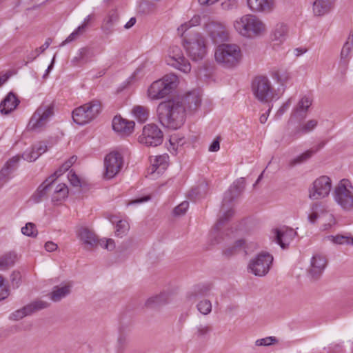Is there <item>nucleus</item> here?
Instances as JSON below:
<instances>
[{"instance_id":"41","label":"nucleus","mask_w":353,"mask_h":353,"mask_svg":"<svg viewBox=\"0 0 353 353\" xmlns=\"http://www.w3.org/2000/svg\"><path fill=\"white\" fill-rule=\"evenodd\" d=\"M353 48V32H350L346 42L344 43L341 52V58L345 61H347L350 53Z\"/></svg>"},{"instance_id":"32","label":"nucleus","mask_w":353,"mask_h":353,"mask_svg":"<svg viewBox=\"0 0 353 353\" xmlns=\"http://www.w3.org/2000/svg\"><path fill=\"white\" fill-rule=\"evenodd\" d=\"M168 159L169 157L167 154L155 157L154 161H152V173L160 174L165 170L168 165Z\"/></svg>"},{"instance_id":"27","label":"nucleus","mask_w":353,"mask_h":353,"mask_svg":"<svg viewBox=\"0 0 353 353\" xmlns=\"http://www.w3.org/2000/svg\"><path fill=\"white\" fill-rule=\"evenodd\" d=\"M185 109L190 111H194L200 106L201 99L198 92L192 91L188 93L183 99Z\"/></svg>"},{"instance_id":"20","label":"nucleus","mask_w":353,"mask_h":353,"mask_svg":"<svg viewBox=\"0 0 353 353\" xmlns=\"http://www.w3.org/2000/svg\"><path fill=\"white\" fill-rule=\"evenodd\" d=\"M276 242L283 248H288L296 235V232L288 228H276L273 230Z\"/></svg>"},{"instance_id":"50","label":"nucleus","mask_w":353,"mask_h":353,"mask_svg":"<svg viewBox=\"0 0 353 353\" xmlns=\"http://www.w3.org/2000/svg\"><path fill=\"white\" fill-rule=\"evenodd\" d=\"M23 234L28 236L35 237L37 235L36 225L32 223H28L21 228Z\"/></svg>"},{"instance_id":"39","label":"nucleus","mask_w":353,"mask_h":353,"mask_svg":"<svg viewBox=\"0 0 353 353\" xmlns=\"http://www.w3.org/2000/svg\"><path fill=\"white\" fill-rule=\"evenodd\" d=\"M17 255L14 252H9L0 257V269L5 270L14 265Z\"/></svg>"},{"instance_id":"2","label":"nucleus","mask_w":353,"mask_h":353,"mask_svg":"<svg viewBox=\"0 0 353 353\" xmlns=\"http://www.w3.org/2000/svg\"><path fill=\"white\" fill-rule=\"evenodd\" d=\"M158 120L168 128L176 130L185 122V109L182 102L168 100L160 103L157 108Z\"/></svg>"},{"instance_id":"17","label":"nucleus","mask_w":353,"mask_h":353,"mask_svg":"<svg viewBox=\"0 0 353 353\" xmlns=\"http://www.w3.org/2000/svg\"><path fill=\"white\" fill-rule=\"evenodd\" d=\"M48 306L49 303L48 302L42 300H37L12 312L10 316V319L19 321L35 312L47 308Z\"/></svg>"},{"instance_id":"58","label":"nucleus","mask_w":353,"mask_h":353,"mask_svg":"<svg viewBox=\"0 0 353 353\" xmlns=\"http://www.w3.org/2000/svg\"><path fill=\"white\" fill-rule=\"evenodd\" d=\"M328 238L336 244H347L348 241V236L343 235L330 236Z\"/></svg>"},{"instance_id":"16","label":"nucleus","mask_w":353,"mask_h":353,"mask_svg":"<svg viewBox=\"0 0 353 353\" xmlns=\"http://www.w3.org/2000/svg\"><path fill=\"white\" fill-rule=\"evenodd\" d=\"M332 188L331 179L327 176L316 179L313 183V187L310 190V198L320 199L327 196Z\"/></svg>"},{"instance_id":"52","label":"nucleus","mask_w":353,"mask_h":353,"mask_svg":"<svg viewBox=\"0 0 353 353\" xmlns=\"http://www.w3.org/2000/svg\"><path fill=\"white\" fill-rule=\"evenodd\" d=\"M83 32V26H79L74 32H72L66 39L63 41L60 46H63L64 45L70 43L75 40L78 37H79Z\"/></svg>"},{"instance_id":"36","label":"nucleus","mask_w":353,"mask_h":353,"mask_svg":"<svg viewBox=\"0 0 353 353\" xmlns=\"http://www.w3.org/2000/svg\"><path fill=\"white\" fill-rule=\"evenodd\" d=\"M109 220L112 223L117 222L115 234L117 236L122 237L126 234L130 229L129 223L125 220L117 221V217L115 216H111L109 218Z\"/></svg>"},{"instance_id":"48","label":"nucleus","mask_w":353,"mask_h":353,"mask_svg":"<svg viewBox=\"0 0 353 353\" xmlns=\"http://www.w3.org/2000/svg\"><path fill=\"white\" fill-rule=\"evenodd\" d=\"M196 307L198 310L204 315L210 314L212 311V303L208 299L200 301Z\"/></svg>"},{"instance_id":"46","label":"nucleus","mask_w":353,"mask_h":353,"mask_svg":"<svg viewBox=\"0 0 353 353\" xmlns=\"http://www.w3.org/2000/svg\"><path fill=\"white\" fill-rule=\"evenodd\" d=\"M271 76L273 79L276 81V82L281 85H283L290 79L289 74L285 71L274 70L272 72Z\"/></svg>"},{"instance_id":"33","label":"nucleus","mask_w":353,"mask_h":353,"mask_svg":"<svg viewBox=\"0 0 353 353\" xmlns=\"http://www.w3.org/2000/svg\"><path fill=\"white\" fill-rule=\"evenodd\" d=\"M318 121L315 119L309 120L307 123L301 126L296 128L294 131H292L290 136L292 139H297L303 134H306L313 130L317 125Z\"/></svg>"},{"instance_id":"11","label":"nucleus","mask_w":353,"mask_h":353,"mask_svg":"<svg viewBox=\"0 0 353 353\" xmlns=\"http://www.w3.org/2000/svg\"><path fill=\"white\" fill-rule=\"evenodd\" d=\"M78 236L83 243L86 246L87 250H91L97 245L112 250L115 248L114 242L112 239L99 240L96 234L87 228H81L78 232Z\"/></svg>"},{"instance_id":"5","label":"nucleus","mask_w":353,"mask_h":353,"mask_svg":"<svg viewBox=\"0 0 353 353\" xmlns=\"http://www.w3.org/2000/svg\"><path fill=\"white\" fill-rule=\"evenodd\" d=\"M178 77L168 74L154 81L148 89V96L152 100L163 99L170 94L177 86Z\"/></svg>"},{"instance_id":"26","label":"nucleus","mask_w":353,"mask_h":353,"mask_svg":"<svg viewBox=\"0 0 353 353\" xmlns=\"http://www.w3.org/2000/svg\"><path fill=\"white\" fill-rule=\"evenodd\" d=\"M19 161V157L16 156L7 161L4 167L0 171V185L6 182L9 175L16 170Z\"/></svg>"},{"instance_id":"15","label":"nucleus","mask_w":353,"mask_h":353,"mask_svg":"<svg viewBox=\"0 0 353 353\" xmlns=\"http://www.w3.org/2000/svg\"><path fill=\"white\" fill-rule=\"evenodd\" d=\"M123 165V159L119 152H112L107 154L104 159L105 178L108 179L113 178L120 172Z\"/></svg>"},{"instance_id":"24","label":"nucleus","mask_w":353,"mask_h":353,"mask_svg":"<svg viewBox=\"0 0 353 353\" xmlns=\"http://www.w3.org/2000/svg\"><path fill=\"white\" fill-rule=\"evenodd\" d=\"M288 33V28L287 25L283 23H279L274 26L272 31V41L274 42V44L280 45L285 41Z\"/></svg>"},{"instance_id":"47","label":"nucleus","mask_w":353,"mask_h":353,"mask_svg":"<svg viewBox=\"0 0 353 353\" xmlns=\"http://www.w3.org/2000/svg\"><path fill=\"white\" fill-rule=\"evenodd\" d=\"M128 336L125 334L121 333L117 339V352L123 353L128 344Z\"/></svg>"},{"instance_id":"22","label":"nucleus","mask_w":353,"mask_h":353,"mask_svg":"<svg viewBox=\"0 0 353 353\" xmlns=\"http://www.w3.org/2000/svg\"><path fill=\"white\" fill-rule=\"evenodd\" d=\"M134 127V122L123 119L120 116H115L112 120L113 130L121 135L128 136L130 134Z\"/></svg>"},{"instance_id":"30","label":"nucleus","mask_w":353,"mask_h":353,"mask_svg":"<svg viewBox=\"0 0 353 353\" xmlns=\"http://www.w3.org/2000/svg\"><path fill=\"white\" fill-rule=\"evenodd\" d=\"M94 56V53L92 49L83 48L79 50L78 55L73 58L72 63L74 65H83L90 61Z\"/></svg>"},{"instance_id":"18","label":"nucleus","mask_w":353,"mask_h":353,"mask_svg":"<svg viewBox=\"0 0 353 353\" xmlns=\"http://www.w3.org/2000/svg\"><path fill=\"white\" fill-rule=\"evenodd\" d=\"M206 28L209 36L214 43H218L228 40V30L223 24L212 21L207 24Z\"/></svg>"},{"instance_id":"4","label":"nucleus","mask_w":353,"mask_h":353,"mask_svg":"<svg viewBox=\"0 0 353 353\" xmlns=\"http://www.w3.org/2000/svg\"><path fill=\"white\" fill-rule=\"evenodd\" d=\"M214 57L216 62L226 68L237 66L242 59V52L236 44H222L215 51Z\"/></svg>"},{"instance_id":"57","label":"nucleus","mask_w":353,"mask_h":353,"mask_svg":"<svg viewBox=\"0 0 353 353\" xmlns=\"http://www.w3.org/2000/svg\"><path fill=\"white\" fill-rule=\"evenodd\" d=\"M68 178L70 182V184L74 187H81V180L79 176L73 172L72 170L70 171L68 175Z\"/></svg>"},{"instance_id":"21","label":"nucleus","mask_w":353,"mask_h":353,"mask_svg":"<svg viewBox=\"0 0 353 353\" xmlns=\"http://www.w3.org/2000/svg\"><path fill=\"white\" fill-rule=\"evenodd\" d=\"M54 176H50L46 179L32 195L31 199L34 203H39L43 199L47 198L48 196L52 193V190L54 188Z\"/></svg>"},{"instance_id":"31","label":"nucleus","mask_w":353,"mask_h":353,"mask_svg":"<svg viewBox=\"0 0 353 353\" xmlns=\"http://www.w3.org/2000/svg\"><path fill=\"white\" fill-rule=\"evenodd\" d=\"M52 202L56 203L65 199L68 195V188L64 183L55 185L52 190Z\"/></svg>"},{"instance_id":"38","label":"nucleus","mask_w":353,"mask_h":353,"mask_svg":"<svg viewBox=\"0 0 353 353\" xmlns=\"http://www.w3.org/2000/svg\"><path fill=\"white\" fill-rule=\"evenodd\" d=\"M212 332V327L210 324L201 323L196 327L194 336L200 340L208 339L211 332Z\"/></svg>"},{"instance_id":"34","label":"nucleus","mask_w":353,"mask_h":353,"mask_svg":"<svg viewBox=\"0 0 353 353\" xmlns=\"http://www.w3.org/2000/svg\"><path fill=\"white\" fill-rule=\"evenodd\" d=\"M324 145L325 143L323 142H321L316 147V149L308 150L305 152L302 153L301 154H300L299 156L296 157V158L292 159L289 163L290 167H294L297 164H300L306 161L310 158H311L312 156L315 152L321 149L324 146Z\"/></svg>"},{"instance_id":"6","label":"nucleus","mask_w":353,"mask_h":353,"mask_svg":"<svg viewBox=\"0 0 353 353\" xmlns=\"http://www.w3.org/2000/svg\"><path fill=\"white\" fill-rule=\"evenodd\" d=\"M183 47L188 56L193 61L203 60L207 54V46L203 36L194 32L185 36L183 39Z\"/></svg>"},{"instance_id":"1","label":"nucleus","mask_w":353,"mask_h":353,"mask_svg":"<svg viewBox=\"0 0 353 353\" xmlns=\"http://www.w3.org/2000/svg\"><path fill=\"white\" fill-rule=\"evenodd\" d=\"M245 187V179L241 177L236 179L228 190L225 192L222 201L223 214L219 219L210 234L211 241L213 244L221 243L229 236L228 234H226L225 236L223 234V232L221 231V226L234 215V211L230 205L242 194Z\"/></svg>"},{"instance_id":"54","label":"nucleus","mask_w":353,"mask_h":353,"mask_svg":"<svg viewBox=\"0 0 353 353\" xmlns=\"http://www.w3.org/2000/svg\"><path fill=\"white\" fill-rule=\"evenodd\" d=\"M189 207V202L188 201H183L179 205L174 208L173 210V214L175 216H182L185 214L188 208Z\"/></svg>"},{"instance_id":"60","label":"nucleus","mask_w":353,"mask_h":353,"mask_svg":"<svg viewBox=\"0 0 353 353\" xmlns=\"http://www.w3.org/2000/svg\"><path fill=\"white\" fill-rule=\"evenodd\" d=\"M72 165H70L68 162L65 161L61 167L57 170L52 176H54V181L57 177L61 176L63 172L67 171Z\"/></svg>"},{"instance_id":"12","label":"nucleus","mask_w":353,"mask_h":353,"mask_svg":"<svg viewBox=\"0 0 353 353\" xmlns=\"http://www.w3.org/2000/svg\"><path fill=\"white\" fill-rule=\"evenodd\" d=\"M138 140L140 143L148 147H157L163 143V134L157 125L148 124L143 127Z\"/></svg>"},{"instance_id":"8","label":"nucleus","mask_w":353,"mask_h":353,"mask_svg":"<svg viewBox=\"0 0 353 353\" xmlns=\"http://www.w3.org/2000/svg\"><path fill=\"white\" fill-rule=\"evenodd\" d=\"M252 90L256 99L262 103H270L276 97V90L265 76L256 77L252 83Z\"/></svg>"},{"instance_id":"44","label":"nucleus","mask_w":353,"mask_h":353,"mask_svg":"<svg viewBox=\"0 0 353 353\" xmlns=\"http://www.w3.org/2000/svg\"><path fill=\"white\" fill-rule=\"evenodd\" d=\"M245 241L243 239H239L236 241L234 245L232 247H229L223 250V253L226 256H230L236 252H238L241 249L244 248Z\"/></svg>"},{"instance_id":"29","label":"nucleus","mask_w":353,"mask_h":353,"mask_svg":"<svg viewBox=\"0 0 353 353\" xmlns=\"http://www.w3.org/2000/svg\"><path fill=\"white\" fill-rule=\"evenodd\" d=\"M334 0H316L313 3L315 15L322 16L329 12L334 6Z\"/></svg>"},{"instance_id":"56","label":"nucleus","mask_w":353,"mask_h":353,"mask_svg":"<svg viewBox=\"0 0 353 353\" xmlns=\"http://www.w3.org/2000/svg\"><path fill=\"white\" fill-rule=\"evenodd\" d=\"M248 8L254 12H261L262 7L260 3V0H247Z\"/></svg>"},{"instance_id":"40","label":"nucleus","mask_w":353,"mask_h":353,"mask_svg":"<svg viewBox=\"0 0 353 353\" xmlns=\"http://www.w3.org/2000/svg\"><path fill=\"white\" fill-rule=\"evenodd\" d=\"M132 113L135 118L141 123L145 122L149 116V110L147 108L136 105L132 109Z\"/></svg>"},{"instance_id":"53","label":"nucleus","mask_w":353,"mask_h":353,"mask_svg":"<svg viewBox=\"0 0 353 353\" xmlns=\"http://www.w3.org/2000/svg\"><path fill=\"white\" fill-rule=\"evenodd\" d=\"M278 342V339L275 336H268L263 339H257L255 341L256 346H270Z\"/></svg>"},{"instance_id":"23","label":"nucleus","mask_w":353,"mask_h":353,"mask_svg":"<svg viewBox=\"0 0 353 353\" xmlns=\"http://www.w3.org/2000/svg\"><path fill=\"white\" fill-rule=\"evenodd\" d=\"M20 101L12 92H9L0 103V112L3 114H8L16 109Z\"/></svg>"},{"instance_id":"64","label":"nucleus","mask_w":353,"mask_h":353,"mask_svg":"<svg viewBox=\"0 0 353 353\" xmlns=\"http://www.w3.org/2000/svg\"><path fill=\"white\" fill-rule=\"evenodd\" d=\"M220 148V138L216 137L212 143L210 144L209 147V151L210 152H217Z\"/></svg>"},{"instance_id":"43","label":"nucleus","mask_w":353,"mask_h":353,"mask_svg":"<svg viewBox=\"0 0 353 353\" xmlns=\"http://www.w3.org/2000/svg\"><path fill=\"white\" fill-rule=\"evenodd\" d=\"M169 142L170 145L169 150H170L172 148L174 152H176L178 148L182 146L185 141L183 137H180L178 134H174L170 137Z\"/></svg>"},{"instance_id":"55","label":"nucleus","mask_w":353,"mask_h":353,"mask_svg":"<svg viewBox=\"0 0 353 353\" xmlns=\"http://www.w3.org/2000/svg\"><path fill=\"white\" fill-rule=\"evenodd\" d=\"M9 295V290L4 282V279L0 276V301L5 299Z\"/></svg>"},{"instance_id":"28","label":"nucleus","mask_w":353,"mask_h":353,"mask_svg":"<svg viewBox=\"0 0 353 353\" xmlns=\"http://www.w3.org/2000/svg\"><path fill=\"white\" fill-rule=\"evenodd\" d=\"M311 104L312 100L309 97H302L292 113L291 119L288 121V125L292 121V117H300L301 118H303Z\"/></svg>"},{"instance_id":"62","label":"nucleus","mask_w":353,"mask_h":353,"mask_svg":"<svg viewBox=\"0 0 353 353\" xmlns=\"http://www.w3.org/2000/svg\"><path fill=\"white\" fill-rule=\"evenodd\" d=\"M221 7L223 10H232L236 7V0H226L221 3Z\"/></svg>"},{"instance_id":"13","label":"nucleus","mask_w":353,"mask_h":353,"mask_svg":"<svg viewBox=\"0 0 353 353\" xmlns=\"http://www.w3.org/2000/svg\"><path fill=\"white\" fill-rule=\"evenodd\" d=\"M273 261V257L267 252H261L250 260L248 270L256 276H263L268 274Z\"/></svg>"},{"instance_id":"19","label":"nucleus","mask_w":353,"mask_h":353,"mask_svg":"<svg viewBox=\"0 0 353 353\" xmlns=\"http://www.w3.org/2000/svg\"><path fill=\"white\" fill-rule=\"evenodd\" d=\"M326 265L327 260L325 256L321 254H315L311 259L310 266L307 269V276L313 280L319 279Z\"/></svg>"},{"instance_id":"3","label":"nucleus","mask_w":353,"mask_h":353,"mask_svg":"<svg viewBox=\"0 0 353 353\" xmlns=\"http://www.w3.org/2000/svg\"><path fill=\"white\" fill-rule=\"evenodd\" d=\"M235 30L242 36L254 37L265 31V25L256 16L245 14L234 22Z\"/></svg>"},{"instance_id":"59","label":"nucleus","mask_w":353,"mask_h":353,"mask_svg":"<svg viewBox=\"0 0 353 353\" xmlns=\"http://www.w3.org/2000/svg\"><path fill=\"white\" fill-rule=\"evenodd\" d=\"M290 105H291V99H289L278 110V111H277V112L276 113V115H275L276 119H279L285 112V111L289 108Z\"/></svg>"},{"instance_id":"25","label":"nucleus","mask_w":353,"mask_h":353,"mask_svg":"<svg viewBox=\"0 0 353 353\" xmlns=\"http://www.w3.org/2000/svg\"><path fill=\"white\" fill-rule=\"evenodd\" d=\"M119 21V14L117 10H112L109 12L107 17L104 19L101 29L106 34L113 32L114 26Z\"/></svg>"},{"instance_id":"49","label":"nucleus","mask_w":353,"mask_h":353,"mask_svg":"<svg viewBox=\"0 0 353 353\" xmlns=\"http://www.w3.org/2000/svg\"><path fill=\"white\" fill-rule=\"evenodd\" d=\"M261 12L268 14L272 12L275 8L274 0H260Z\"/></svg>"},{"instance_id":"45","label":"nucleus","mask_w":353,"mask_h":353,"mask_svg":"<svg viewBox=\"0 0 353 353\" xmlns=\"http://www.w3.org/2000/svg\"><path fill=\"white\" fill-rule=\"evenodd\" d=\"M165 303V294H159L154 296L150 297L145 302V305L148 307H154L159 306Z\"/></svg>"},{"instance_id":"7","label":"nucleus","mask_w":353,"mask_h":353,"mask_svg":"<svg viewBox=\"0 0 353 353\" xmlns=\"http://www.w3.org/2000/svg\"><path fill=\"white\" fill-rule=\"evenodd\" d=\"M54 108L52 103L41 104L32 115L27 129L37 132L43 131L54 115Z\"/></svg>"},{"instance_id":"51","label":"nucleus","mask_w":353,"mask_h":353,"mask_svg":"<svg viewBox=\"0 0 353 353\" xmlns=\"http://www.w3.org/2000/svg\"><path fill=\"white\" fill-rule=\"evenodd\" d=\"M39 157V154L37 152V150H34V146H32L31 149L26 150L22 154V158L30 162L34 161Z\"/></svg>"},{"instance_id":"42","label":"nucleus","mask_w":353,"mask_h":353,"mask_svg":"<svg viewBox=\"0 0 353 353\" xmlns=\"http://www.w3.org/2000/svg\"><path fill=\"white\" fill-rule=\"evenodd\" d=\"M200 21L201 18L199 16L193 17L190 21L184 23L183 24L181 25L180 27L178 28V33L180 34L181 37H183L190 28L199 25L200 23Z\"/></svg>"},{"instance_id":"37","label":"nucleus","mask_w":353,"mask_h":353,"mask_svg":"<svg viewBox=\"0 0 353 353\" xmlns=\"http://www.w3.org/2000/svg\"><path fill=\"white\" fill-rule=\"evenodd\" d=\"M210 290L208 285H198L188 294V299L190 301H194L199 297L206 295Z\"/></svg>"},{"instance_id":"63","label":"nucleus","mask_w":353,"mask_h":353,"mask_svg":"<svg viewBox=\"0 0 353 353\" xmlns=\"http://www.w3.org/2000/svg\"><path fill=\"white\" fill-rule=\"evenodd\" d=\"M10 278L12 285L18 287L21 279L20 273L19 272H13L10 276Z\"/></svg>"},{"instance_id":"9","label":"nucleus","mask_w":353,"mask_h":353,"mask_svg":"<svg viewBox=\"0 0 353 353\" xmlns=\"http://www.w3.org/2000/svg\"><path fill=\"white\" fill-rule=\"evenodd\" d=\"M101 105L100 101L94 100L74 109L72 112L74 122L78 125L86 124L100 113Z\"/></svg>"},{"instance_id":"10","label":"nucleus","mask_w":353,"mask_h":353,"mask_svg":"<svg viewBox=\"0 0 353 353\" xmlns=\"http://www.w3.org/2000/svg\"><path fill=\"white\" fill-rule=\"evenodd\" d=\"M353 186L350 180L343 179L336 185L334 197L336 202L345 210H353Z\"/></svg>"},{"instance_id":"35","label":"nucleus","mask_w":353,"mask_h":353,"mask_svg":"<svg viewBox=\"0 0 353 353\" xmlns=\"http://www.w3.org/2000/svg\"><path fill=\"white\" fill-rule=\"evenodd\" d=\"M70 293V286L65 285L63 286H55L50 293V299L54 302H58Z\"/></svg>"},{"instance_id":"14","label":"nucleus","mask_w":353,"mask_h":353,"mask_svg":"<svg viewBox=\"0 0 353 353\" xmlns=\"http://www.w3.org/2000/svg\"><path fill=\"white\" fill-rule=\"evenodd\" d=\"M168 65H170L178 70L188 73L191 70L190 62L184 57L181 49L176 46L170 48L169 56L166 59Z\"/></svg>"},{"instance_id":"61","label":"nucleus","mask_w":353,"mask_h":353,"mask_svg":"<svg viewBox=\"0 0 353 353\" xmlns=\"http://www.w3.org/2000/svg\"><path fill=\"white\" fill-rule=\"evenodd\" d=\"M72 165H70L68 162L65 161L61 167L57 170L52 176H54V181L57 177L61 176L63 172L67 171Z\"/></svg>"}]
</instances>
